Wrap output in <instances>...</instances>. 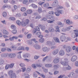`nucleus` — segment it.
Wrapping results in <instances>:
<instances>
[{
  "label": "nucleus",
  "instance_id": "f257e3e1",
  "mask_svg": "<svg viewBox=\"0 0 78 78\" xmlns=\"http://www.w3.org/2000/svg\"><path fill=\"white\" fill-rule=\"evenodd\" d=\"M48 19H49V20H51L50 21V20H48L47 22L48 23H53V22H55V17L53 16H49Z\"/></svg>",
  "mask_w": 78,
  "mask_h": 78
},
{
  "label": "nucleus",
  "instance_id": "f03ea898",
  "mask_svg": "<svg viewBox=\"0 0 78 78\" xmlns=\"http://www.w3.org/2000/svg\"><path fill=\"white\" fill-rule=\"evenodd\" d=\"M9 75L11 78H16V75L15 73H13V71L12 70L9 71Z\"/></svg>",
  "mask_w": 78,
  "mask_h": 78
},
{
  "label": "nucleus",
  "instance_id": "7ed1b4c3",
  "mask_svg": "<svg viewBox=\"0 0 78 78\" xmlns=\"http://www.w3.org/2000/svg\"><path fill=\"white\" fill-rule=\"evenodd\" d=\"M29 22H30V20L28 19H26L25 20V22H23L21 23L22 26L23 27H25V26L28 25V23Z\"/></svg>",
  "mask_w": 78,
  "mask_h": 78
},
{
  "label": "nucleus",
  "instance_id": "20e7f679",
  "mask_svg": "<svg viewBox=\"0 0 78 78\" xmlns=\"http://www.w3.org/2000/svg\"><path fill=\"white\" fill-rule=\"evenodd\" d=\"M73 31L74 33H75V35H73V38H75V37H78V30H73Z\"/></svg>",
  "mask_w": 78,
  "mask_h": 78
},
{
  "label": "nucleus",
  "instance_id": "39448f33",
  "mask_svg": "<svg viewBox=\"0 0 78 78\" xmlns=\"http://www.w3.org/2000/svg\"><path fill=\"white\" fill-rule=\"evenodd\" d=\"M34 42L35 44H37V42H38V41H36V40L35 39H34L31 40L28 43V44H29V45H31L32 44H33V42Z\"/></svg>",
  "mask_w": 78,
  "mask_h": 78
},
{
  "label": "nucleus",
  "instance_id": "423d86ee",
  "mask_svg": "<svg viewBox=\"0 0 78 78\" xmlns=\"http://www.w3.org/2000/svg\"><path fill=\"white\" fill-rule=\"evenodd\" d=\"M58 52L59 50L58 49H56L53 51L52 52V54L53 55H56L58 53Z\"/></svg>",
  "mask_w": 78,
  "mask_h": 78
},
{
  "label": "nucleus",
  "instance_id": "0eeeda50",
  "mask_svg": "<svg viewBox=\"0 0 78 78\" xmlns=\"http://www.w3.org/2000/svg\"><path fill=\"white\" fill-rule=\"evenodd\" d=\"M77 59V56L76 55L73 56L71 58V61L72 62H75Z\"/></svg>",
  "mask_w": 78,
  "mask_h": 78
},
{
  "label": "nucleus",
  "instance_id": "6e6552de",
  "mask_svg": "<svg viewBox=\"0 0 78 78\" xmlns=\"http://www.w3.org/2000/svg\"><path fill=\"white\" fill-rule=\"evenodd\" d=\"M60 56H64L65 55V51L63 50H60L59 52Z\"/></svg>",
  "mask_w": 78,
  "mask_h": 78
},
{
  "label": "nucleus",
  "instance_id": "1a4fd4ad",
  "mask_svg": "<svg viewBox=\"0 0 78 78\" xmlns=\"http://www.w3.org/2000/svg\"><path fill=\"white\" fill-rule=\"evenodd\" d=\"M66 39V38L65 35H62L60 37V40L62 42H64Z\"/></svg>",
  "mask_w": 78,
  "mask_h": 78
},
{
  "label": "nucleus",
  "instance_id": "9d476101",
  "mask_svg": "<svg viewBox=\"0 0 78 78\" xmlns=\"http://www.w3.org/2000/svg\"><path fill=\"white\" fill-rule=\"evenodd\" d=\"M34 47L37 50H39L41 48V46L38 44H35L34 45Z\"/></svg>",
  "mask_w": 78,
  "mask_h": 78
},
{
  "label": "nucleus",
  "instance_id": "9b49d317",
  "mask_svg": "<svg viewBox=\"0 0 78 78\" xmlns=\"http://www.w3.org/2000/svg\"><path fill=\"white\" fill-rule=\"evenodd\" d=\"M52 5L54 6H58V1L57 0H55L53 3Z\"/></svg>",
  "mask_w": 78,
  "mask_h": 78
},
{
  "label": "nucleus",
  "instance_id": "f8f14e48",
  "mask_svg": "<svg viewBox=\"0 0 78 78\" xmlns=\"http://www.w3.org/2000/svg\"><path fill=\"white\" fill-rule=\"evenodd\" d=\"M9 58H14L16 56V54H10L8 55Z\"/></svg>",
  "mask_w": 78,
  "mask_h": 78
},
{
  "label": "nucleus",
  "instance_id": "ddd939ff",
  "mask_svg": "<svg viewBox=\"0 0 78 78\" xmlns=\"http://www.w3.org/2000/svg\"><path fill=\"white\" fill-rule=\"evenodd\" d=\"M66 23L67 25H71V24H73V23L72 21H70L69 20H67L66 21Z\"/></svg>",
  "mask_w": 78,
  "mask_h": 78
},
{
  "label": "nucleus",
  "instance_id": "4468645a",
  "mask_svg": "<svg viewBox=\"0 0 78 78\" xmlns=\"http://www.w3.org/2000/svg\"><path fill=\"white\" fill-rule=\"evenodd\" d=\"M54 64H57L59 62V58H56L54 59Z\"/></svg>",
  "mask_w": 78,
  "mask_h": 78
},
{
  "label": "nucleus",
  "instance_id": "2eb2a0df",
  "mask_svg": "<svg viewBox=\"0 0 78 78\" xmlns=\"http://www.w3.org/2000/svg\"><path fill=\"white\" fill-rule=\"evenodd\" d=\"M55 10L57 11H56L55 12V16H60V14H59V12H58V9H55Z\"/></svg>",
  "mask_w": 78,
  "mask_h": 78
},
{
  "label": "nucleus",
  "instance_id": "dca6fc26",
  "mask_svg": "<svg viewBox=\"0 0 78 78\" xmlns=\"http://www.w3.org/2000/svg\"><path fill=\"white\" fill-rule=\"evenodd\" d=\"M40 30L39 29V28L37 26L36 27V29H35V30H34V33L35 34L36 32H37V31H39Z\"/></svg>",
  "mask_w": 78,
  "mask_h": 78
},
{
  "label": "nucleus",
  "instance_id": "f3484780",
  "mask_svg": "<svg viewBox=\"0 0 78 78\" xmlns=\"http://www.w3.org/2000/svg\"><path fill=\"white\" fill-rule=\"evenodd\" d=\"M53 39L57 43H60L59 40V39L58 38L54 37L53 38Z\"/></svg>",
  "mask_w": 78,
  "mask_h": 78
},
{
  "label": "nucleus",
  "instance_id": "a211bd4d",
  "mask_svg": "<svg viewBox=\"0 0 78 78\" xmlns=\"http://www.w3.org/2000/svg\"><path fill=\"white\" fill-rule=\"evenodd\" d=\"M36 72H37V74H38V75H40V76H41L42 77V78H45V75H44V74H41L39 72H37V71H36Z\"/></svg>",
  "mask_w": 78,
  "mask_h": 78
},
{
  "label": "nucleus",
  "instance_id": "6ab92c4d",
  "mask_svg": "<svg viewBox=\"0 0 78 78\" xmlns=\"http://www.w3.org/2000/svg\"><path fill=\"white\" fill-rule=\"evenodd\" d=\"M48 30L50 32H53L55 31V29L51 27L49 28Z\"/></svg>",
  "mask_w": 78,
  "mask_h": 78
},
{
  "label": "nucleus",
  "instance_id": "aec40b11",
  "mask_svg": "<svg viewBox=\"0 0 78 78\" xmlns=\"http://www.w3.org/2000/svg\"><path fill=\"white\" fill-rule=\"evenodd\" d=\"M66 70H71L72 69V68L71 67V66H69V65H66Z\"/></svg>",
  "mask_w": 78,
  "mask_h": 78
},
{
  "label": "nucleus",
  "instance_id": "412c9836",
  "mask_svg": "<svg viewBox=\"0 0 78 78\" xmlns=\"http://www.w3.org/2000/svg\"><path fill=\"white\" fill-rule=\"evenodd\" d=\"M2 32L4 34H6V35H8V34H9L8 32V31L6 30H3Z\"/></svg>",
  "mask_w": 78,
  "mask_h": 78
},
{
  "label": "nucleus",
  "instance_id": "4be33fe9",
  "mask_svg": "<svg viewBox=\"0 0 78 78\" xmlns=\"http://www.w3.org/2000/svg\"><path fill=\"white\" fill-rule=\"evenodd\" d=\"M24 50V48L22 46H20L18 48V50Z\"/></svg>",
  "mask_w": 78,
  "mask_h": 78
},
{
  "label": "nucleus",
  "instance_id": "5701e85b",
  "mask_svg": "<svg viewBox=\"0 0 78 78\" xmlns=\"http://www.w3.org/2000/svg\"><path fill=\"white\" fill-rule=\"evenodd\" d=\"M8 54L4 53L2 54L1 56L2 57L6 58V57H7V56H8Z\"/></svg>",
  "mask_w": 78,
  "mask_h": 78
},
{
  "label": "nucleus",
  "instance_id": "b1692460",
  "mask_svg": "<svg viewBox=\"0 0 78 78\" xmlns=\"http://www.w3.org/2000/svg\"><path fill=\"white\" fill-rule=\"evenodd\" d=\"M61 63L63 66H67L68 64L67 62L65 61L61 62Z\"/></svg>",
  "mask_w": 78,
  "mask_h": 78
},
{
  "label": "nucleus",
  "instance_id": "393cba45",
  "mask_svg": "<svg viewBox=\"0 0 78 78\" xmlns=\"http://www.w3.org/2000/svg\"><path fill=\"white\" fill-rule=\"evenodd\" d=\"M43 50L44 51H48V49L46 47H44L43 48Z\"/></svg>",
  "mask_w": 78,
  "mask_h": 78
},
{
  "label": "nucleus",
  "instance_id": "a878e982",
  "mask_svg": "<svg viewBox=\"0 0 78 78\" xmlns=\"http://www.w3.org/2000/svg\"><path fill=\"white\" fill-rule=\"evenodd\" d=\"M43 6L44 8H47V7L49 6V4L48 3H46Z\"/></svg>",
  "mask_w": 78,
  "mask_h": 78
},
{
  "label": "nucleus",
  "instance_id": "bb28decb",
  "mask_svg": "<svg viewBox=\"0 0 78 78\" xmlns=\"http://www.w3.org/2000/svg\"><path fill=\"white\" fill-rule=\"evenodd\" d=\"M69 76L71 77H73L75 76V73L73 72L70 73H69Z\"/></svg>",
  "mask_w": 78,
  "mask_h": 78
},
{
  "label": "nucleus",
  "instance_id": "cd10ccee",
  "mask_svg": "<svg viewBox=\"0 0 78 78\" xmlns=\"http://www.w3.org/2000/svg\"><path fill=\"white\" fill-rule=\"evenodd\" d=\"M14 63H12L10 65H9V68L10 69L14 67Z\"/></svg>",
  "mask_w": 78,
  "mask_h": 78
},
{
  "label": "nucleus",
  "instance_id": "c85d7f7f",
  "mask_svg": "<svg viewBox=\"0 0 78 78\" xmlns=\"http://www.w3.org/2000/svg\"><path fill=\"white\" fill-rule=\"evenodd\" d=\"M71 50H72V49L71 48L68 47L66 48V51L68 52H70V51H71Z\"/></svg>",
  "mask_w": 78,
  "mask_h": 78
},
{
  "label": "nucleus",
  "instance_id": "c756f323",
  "mask_svg": "<svg viewBox=\"0 0 78 78\" xmlns=\"http://www.w3.org/2000/svg\"><path fill=\"white\" fill-rule=\"evenodd\" d=\"M21 23H21V22H20V21L19 20H17L16 21V23L18 25H19V26H20V25H21Z\"/></svg>",
  "mask_w": 78,
  "mask_h": 78
},
{
  "label": "nucleus",
  "instance_id": "7c9ffc66",
  "mask_svg": "<svg viewBox=\"0 0 78 78\" xmlns=\"http://www.w3.org/2000/svg\"><path fill=\"white\" fill-rule=\"evenodd\" d=\"M11 28L14 30H16V27L14 25H12L11 26Z\"/></svg>",
  "mask_w": 78,
  "mask_h": 78
},
{
  "label": "nucleus",
  "instance_id": "2f4dec72",
  "mask_svg": "<svg viewBox=\"0 0 78 78\" xmlns=\"http://www.w3.org/2000/svg\"><path fill=\"white\" fill-rule=\"evenodd\" d=\"M73 26H69V27H66V30L67 31H70L71 30V27H73Z\"/></svg>",
  "mask_w": 78,
  "mask_h": 78
},
{
  "label": "nucleus",
  "instance_id": "473e14b6",
  "mask_svg": "<svg viewBox=\"0 0 78 78\" xmlns=\"http://www.w3.org/2000/svg\"><path fill=\"white\" fill-rule=\"evenodd\" d=\"M38 12H42V8H41L40 7H39L38 8Z\"/></svg>",
  "mask_w": 78,
  "mask_h": 78
},
{
  "label": "nucleus",
  "instance_id": "72a5a7b5",
  "mask_svg": "<svg viewBox=\"0 0 78 78\" xmlns=\"http://www.w3.org/2000/svg\"><path fill=\"white\" fill-rule=\"evenodd\" d=\"M32 11L31 10H28L27 11V13L28 14H30L32 13Z\"/></svg>",
  "mask_w": 78,
  "mask_h": 78
},
{
  "label": "nucleus",
  "instance_id": "f704fd0d",
  "mask_svg": "<svg viewBox=\"0 0 78 78\" xmlns=\"http://www.w3.org/2000/svg\"><path fill=\"white\" fill-rule=\"evenodd\" d=\"M44 41V38H41L39 40V42L41 43H42Z\"/></svg>",
  "mask_w": 78,
  "mask_h": 78
},
{
  "label": "nucleus",
  "instance_id": "c9c22d12",
  "mask_svg": "<svg viewBox=\"0 0 78 78\" xmlns=\"http://www.w3.org/2000/svg\"><path fill=\"white\" fill-rule=\"evenodd\" d=\"M26 10V8L25 7H22L21 9V11L22 12L25 11Z\"/></svg>",
  "mask_w": 78,
  "mask_h": 78
},
{
  "label": "nucleus",
  "instance_id": "e433bc0d",
  "mask_svg": "<svg viewBox=\"0 0 78 78\" xmlns=\"http://www.w3.org/2000/svg\"><path fill=\"white\" fill-rule=\"evenodd\" d=\"M32 6L33 8L35 9L36 8H37V6L35 4H32Z\"/></svg>",
  "mask_w": 78,
  "mask_h": 78
},
{
  "label": "nucleus",
  "instance_id": "4c0bfd02",
  "mask_svg": "<svg viewBox=\"0 0 78 78\" xmlns=\"http://www.w3.org/2000/svg\"><path fill=\"white\" fill-rule=\"evenodd\" d=\"M73 18L75 19V20H78V16L76 15L73 17Z\"/></svg>",
  "mask_w": 78,
  "mask_h": 78
},
{
  "label": "nucleus",
  "instance_id": "58836bf2",
  "mask_svg": "<svg viewBox=\"0 0 78 78\" xmlns=\"http://www.w3.org/2000/svg\"><path fill=\"white\" fill-rule=\"evenodd\" d=\"M16 19L14 17H10L9 18V20H15Z\"/></svg>",
  "mask_w": 78,
  "mask_h": 78
},
{
  "label": "nucleus",
  "instance_id": "ea45409f",
  "mask_svg": "<svg viewBox=\"0 0 78 78\" xmlns=\"http://www.w3.org/2000/svg\"><path fill=\"white\" fill-rule=\"evenodd\" d=\"M58 11L60 14H62L63 13H64V11H63V10H58Z\"/></svg>",
  "mask_w": 78,
  "mask_h": 78
},
{
  "label": "nucleus",
  "instance_id": "a19ab883",
  "mask_svg": "<svg viewBox=\"0 0 78 78\" xmlns=\"http://www.w3.org/2000/svg\"><path fill=\"white\" fill-rule=\"evenodd\" d=\"M47 20V18H43L41 19L40 20L41 21H42V20L45 21V20Z\"/></svg>",
  "mask_w": 78,
  "mask_h": 78
},
{
  "label": "nucleus",
  "instance_id": "79ce46f5",
  "mask_svg": "<svg viewBox=\"0 0 78 78\" xmlns=\"http://www.w3.org/2000/svg\"><path fill=\"white\" fill-rule=\"evenodd\" d=\"M12 33L14 34H15L17 33V30H14L12 31Z\"/></svg>",
  "mask_w": 78,
  "mask_h": 78
},
{
  "label": "nucleus",
  "instance_id": "37998d69",
  "mask_svg": "<svg viewBox=\"0 0 78 78\" xmlns=\"http://www.w3.org/2000/svg\"><path fill=\"white\" fill-rule=\"evenodd\" d=\"M35 33L37 36H39L41 34V33L40 32H36Z\"/></svg>",
  "mask_w": 78,
  "mask_h": 78
},
{
  "label": "nucleus",
  "instance_id": "c03bdc74",
  "mask_svg": "<svg viewBox=\"0 0 78 78\" xmlns=\"http://www.w3.org/2000/svg\"><path fill=\"white\" fill-rule=\"evenodd\" d=\"M37 66L38 67H41L42 66V63H39V64H37Z\"/></svg>",
  "mask_w": 78,
  "mask_h": 78
},
{
  "label": "nucleus",
  "instance_id": "a18cd8bd",
  "mask_svg": "<svg viewBox=\"0 0 78 78\" xmlns=\"http://www.w3.org/2000/svg\"><path fill=\"white\" fill-rule=\"evenodd\" d=\"M1 51L2 52H4V51H6V48H2L1 49Z\"/></svg>",
  "mask_w": 78,
  "mask_h": 78
},
{
  "label": "nucleus",
  "instance_id": "49530a36",
  "mask_svg": "<svg viewBox=\"0 0 78 78\" xmlns=\"http://www.w3.org/2000/svg\"><path fill=\"white\" fill-rule=\"evenodd\" d=\"M62 31H63V32H66V31H67V28H63L62 29Z\"/></svg>",
  "mask_w": 78,
  "mask_h": 78
},
{
  "label": "nucleus",
  "instance_id": "de8ad7c7",
  "mask_svg": "<svg viewBox=\"0 0 78 78\" xmlns=\"http://www.w3.org/2000/svg\"><path fill=\"white\" fill-rule=\"evenodd\" d=\"M7 15V14L6 13V12H3V16L4 17H5Z\"/></svg>",
  "mask_w": 78,
  "mask_h": 78
},
{
  "label": "nucleus",
  "instance_id": "09e8293b",
  "mask_svg": "<svg viewBox=\"0 0 78 78\" xmlns=\"http://www.w3.org/2000/svg\"><path fill=\"white\" fill-rule=\"evenodd\" d=\"M64 62H67V64H68V61H69V59L67 58H65L64 59Z\"/></svg>",
  "mask_w": 78,
  "mask_h": 78
},
{
  "label": "nucleus",
  "instance_id": "8fccbe9b",
  "mask_svg": "<svg viewBox=\"0 0 78 78\" xmlns=\"http://www.w3.org/2000/svg\"><path fill=\"white\" fill-rule=\"evenodd\" d=\"M31 37V34H29L27 35V37L28 39H30Z\"/></svg>",
  "mask_w": 78,
  "mask_h": 78
},
{
  "label": "nucleus",
  "instance_id": "3c124183",
  "mask_svg": "<svg viewBox=\"0 0 78 78\" xmlns=\"http://www.w3.org/2000/svg\"><path fill=\"white\" fill-rule=\"evenodd\" d=\"M22 72H24L25 71H26V68L25 67H23L22 68Z\"/></svg>",
  "mask_w": 78,
  "mask_h": 78
},
{
  "label": "nucleus",
  "instance_id": "603ef678",
  "mask_svg": "<svg viewBox=\"0 0 78 78\" xmlns=\"http://www.w3.org/2000/svg\"><path fill=\"white\" fill-rule=\"evenodd\" d=\"M40 58V56H39L35 55L34 57L35 59H38V58Z\"/></svg>",
  "mask_w": 78,
  "mask_h": 78
},
{
  "label": "nucleus",
  "instance_id": "864d4df0",
  "mask_svg": "<svg viewBox=\"0 0 78 78\" xmlns=\"http://www.w3.org/2000/svg\"><path fill=\"white\" fill-rule=\"evenodd\" d=\"M41 28L42 31H44L45 30V27L44 26H42Z\"/></svg>",
  "mask_w": 78,
  "mask_h": 78
},
{
  "label": "nucleus",
  "instance_id": "5fc2aeb1",
  "mask_svg": "<svg viewBox=\"0 0 78 78\" xmlns=\"http://www.w3.org/2000/svg\"><path fill=\"white\" fill-rule=\"evenodd\" d=\"M26 71L27 72V73H29V72H31V69L29 68H28L27 69Z\"/></svg>",
  "mask_w": 78,
  "mask_h": 78
},
{
  "label": "nucleus",
  "instance_id": "6e6d98bb",
  "mask_svg": "<svg viewBox=\"0 0 78 78\" xmlns=\"http://www.w3.org/2000/svg\"><path fill=\"white\" fill-rule=\"evenodd\" d=\"M20 67H24V66H25V65L23 63H21L20 64Z\"/></svg>",
  "mask_w": 78,
  "mask_h": 78
},
{
  "label": "nucleus",
  "instance_id": "4d7b16f0",
  "mask_svg": "<svg viewBox=\"0 0 78 78\" xmlns=\"http://www.w3.org/2000/svg\"><path fill=\"white\" fill-rule=\"evenodd\" d=\"M9 68V64H7L5 66V69L7 70Z\"/></svg>",
  "mask_w": 78,
  "mask_h": 78
},
{
  "label": "nucleus",
  "instance_id": "13d9d810",
  "mask_svg": "<svg viewBox=\"0 0 78 78\" xmlns=\"http://www.w3.org/2000/svg\"><path fill=\"white\" fill-rule=\"evenodd\" d=\"M28 2V0H24L23 1V4H26Z\"/></svg>",
  "mask_w": 78,
  "mask_h": 78
},
{
  "label": "nucleus",
  "instance_id": "bf43d9fd",
  "mask_svg": "<svg viewBox=\"0 0 78 78\" xmlns=\"http://www.w3.org/2000/svg\"><path fill=\"white\" fill-rule=\"evenodd\" d=\"M56 48V46H53L51 47V50H54V49Z\"/></svg>",
  "mask_w": 78,
  "mask_h": 78
},
{
  "label": "nucleus",
  "instance_id": "052dcab7",
  "mask_svg": "<svg viewBox=\"0 0 78 78\" xmlns=\"http://www.w3.org/2000/svg\"><path fill=\"white\" fill-rule=\"evenodd\" d=\"M4 63V61L3 60H1L0 61V65H2Z\"/></svg>",
  "mask_w": 78,
  "mask_h": 78
},
{
  "label": "nucleus",
  "instance_id": "680f3d73",
  "mask_svg": "<svg viewBox=\"0 0 78 78\" xmlns=\"http://www.w3.org/2000/svg\"><path fill=\"white\" fill-rule=\"evenodd\" d=\"M31 67H32V68H33L34 69H36V66L35 65V64H33L31 65Z\"/></svg>",
  "mask_w": 78,
  "mask_h": 78
},
{
  "label": "nucleus",
  "instance_id": "e2e57ef3",
  "mask_svg": "<svg viewBox=\"0 0 78 78\" xmlns=\"http://www.w3.org/2000/svg\"><path fill=\"white\" fill-rule=\"evenodd\" d=\"M17 58L19 59H22V57L20 54H19L17 55Z\"/></svg>",
  "mask_w": 78,
  "mask_h": 78
},
{
  "label": "nucleus",
  "instance_id": "0e129e2a",
  "mask_svg": "<svg viewBox=\"0 0 78 78\" xmlns=\"http://www.w3.org/2000/svg\"><path fill=\"white\" fill-rule=\"evenodd\" d=\"M10 2L12 4V5H14L15 4V1L14 0H12Z\"/></svg>",
  "mask_w": 78,
  "mask_h": 78
},
{
  "label": "nucleus",
  "instance_id": "69168bd1",
  "mask_svg": "<svg viewBox=\"0 0 78 78\" xmlns=\"http://www.w3.org/2000/svg\"><path fill=\"white\" fill-rule=\"evenodd\" d=\"M41 16H37L35 17L36 19H41Z\"/></svg>",
  "mask_w": 78,
  "mask_h": 78
},
{
  "label": "nucleus",
  "instance_id": "338daca9",
  "mask_svg": "<svg viewBox=\"0 0 78 78\" xmlns=\"http://www.w3.org/2000/svg\"><path fill=\"white\" fill-rule=\"evenodd\" d=\"M28 74H27L25 76V78H29Z\"/></svg>",
  "mask_w": 78,
  "mask_h": 78
},
{
  "label": "nucleus",
  "instance_id": "774afa93",
  "mask_svg": "<svg viewBox=\"0 0 78 78\" xmlns=\"http://www.w3.org/2000/svg\"><path fill=\"white\" fill-rule=\"evenodd\" d=\"M75 66H76L77 67L78 66V61H76L75 62Z\"/></svg>",
  "mask_w": 78,
  "mask_h": 78
}]
</instances>
